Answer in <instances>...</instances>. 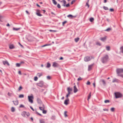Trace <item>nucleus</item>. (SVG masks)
Here are the masks:
<instances>
[{
	"instance_id": "nucleus-1",
	"label": "nucleus",
	"mask_w": 123,
	"mask_h": 123,
	"mask_svg": "<svg viewBox=\"0 0 123 123\" xmlns=\"http://www.w3.org/2000/svg\"><path fill=\"white\" fill-rule=\"evenodd\" d=\"M109 60V58L107 55H106L105 56L102 58V61L103 63L106 62Z\"/></svg>"
},
{
	"instance_id": "nucleus-2",
	"label": "nucleus",
	"mask_w": 123,
	"mask_h": 123,
	"mask_svg": "<svg viewBox=\"0 0 123 123\" xmlns=\"http://www.w3.org/2000/svg\"><path fill=\"white\" fill-rule=\"evenodd\" d=\"M118 76H119L120 74L123 73V69L122 68H117L116 70Z\"/></svg>"
},
{
	"instance_id": "nucleus-3",
	"label": "nucleus",
	"mask_w": 123,
	"mask_h": 123,
	"mask_svg": "<svg viewBox=\"0 0 123 123\" xmlns=\"http://www.w3.org/2000/svg\"><path fill=\"white\" fill-rule=\"evenodd\" d=\"M22 115L24 117H28L30 116V114L29 112H27L26 111H24L22 113Z\"/></svg>"
},
{
	"instance_id": "nucleus-4",
	"label": "nucleus",
	"mask_w": 123,
	"mask_h": 123,
	"mask_svg": "<svg viewBox=\"0 0 123 123\" xmlns=\"http://www.w3.org/2000/svg\"><path fill=\"white\" fill-rule=\"evenodd\" d=\"M114 94L115 98H121L122 96V94L119 92H115Z\"/></svg>"
},
{
	"instance_id": "nucleus-5",
	"label": "nucleus",
	"mask_w": 123,
	"mask_h": 123,
	"mask_svg": "<svg viewBox=\"0 0 123 123\" xmlns=\"http://www.w3.org/2000/svg\"><path fill=\"white\" fill-rule=\"evenodd\" d=\"M28 98L29 101L31 103H32L33 102V99L34 98V97L33 95L28 96Z\"/></svg>"
},
{
	"instance_id": "nucleus-6",
	"label": "nucleus",
	"mask_w": 123,
	"mask_h": 123,
	"mask_svg": "<svg viewBox=\"0 0 123 123\" xmlns=\"http://www.w3.org/2000/svg\"><path fill=\"white\" fill-rule=\"evenodd\" d=\"M37 85L40 87H42L44 85V83L43 81H40L39 83H37Z\"/></svg>"
},
{
	"instance_id": "nucleus-7",
	"label": "nucleus",
	"mask_w": 123,
	"mask_h": 123,
	"mask_svg": "<svg viewBox=\"0 0 123 123\" xmlns=\"http://www.w3.org/2000/svg\"><path fill=\"white\" fill-rule=\"evenodd\" d=\"M52 66L54 67H58L59 66V65L56 62H54L53 63Z\"/></svg>"
},
{
	"instance_id": "nucleus-8",
	"label": "nucleus",
	"mask_w": 123,
	"mask_h": 123,
	"mask_svg": "<svg viewBox=\"0 0 123 123\" xmlns=\"http://www.w3.org/2000/svg\"><path fill=\"white\" fill-rule=\"evenodd\" d=\"M69 101V100L68 98H67V99L65 100L64 102V104L66 105H67L68 104V102Z\"/></svg>"
},
{
	"instance_id": "nucleus-9",
	"label": "nucleus",
	"mask_w": 123,
	"mask_h": 123,
	"mask_svg": "<svg viewBox=\"0 0 123 123\" xmlns=\"http://www.w3.org/2000/svg\"><path fill=\"white\" fill-rule=\"evenodd\" d=\"M37 12L36 13L37 15L38 16H42V15L39 12L40 10L38 9H37L36 11Z\"/></svg>"
},
{
	"instance_id": "nucleus-10",
	"label": "nucleus",
	"mask_w": 123,
	"mask_h": 123,
	"mask_svg": "<svg viewBox=\"0 0 123 123\" xmlns=\"http://www.w3.org/2000/svg\"><path fill=\"white\" fill-rule=\"evenodd\" d=\"M84 59L85 61L87 62L89 61L90 60V57L87 56L85 57Z\"/></svg>"
},
{
	"instance_id": "nucleus-11",
	"label": "nucleus",
	"mask_w": 123,
	"mask_h": 123,
	"mask_svg": "<svg viewBox=\"0 0 123 123\" xmlns=\"http://www.w3.org/2000/svg\"><path fill=\"white\" fill-rule=\"evenodd\" d=\"M67 17L69 18H75L76 17V16H73L71 14H69L67 16Z\"/></svg>"
},
{
	"instance_id": "nucleus-12",
	"label": "nucleus",
	"mask_w": 123,
	"mask_h": 123,
	"mask_svg": "<svg viewBox=\"0 0 123 123\" xmlns=\"http://www.w3.org/2000/svg\"><path fill=\"white\" fill-rule=\"evenodd\" d=\"M78 90L77 89L76 87V86L75 85L74 86V92L75 93L77 92Z\"/></svg>"
},
{
	"instance_id": "nucleus-13",
	"label": "nucleus",
	"mask_w": 123,
	"mask_h": 123,
	"mask_svg": "<svg viewBox=\"0 0 123 123\" xmlns=\"http://www.w3.org/2000/svg\"><path fill=\"white\" fill-rule=\"evenodd\" d=\"M14 104L15 105H17L18 104V101L17 100L16 101H13Z\"/></svg>"
},
{
	"instance_id": "nucleus-14",
	"label": "nucleus",
	"mask_w": 123,
	"mask_h": 123,
	"mask_svg": "<svg viewBox=\"0 0 123 123\" xmlns=\"http://www.w3.org/2000/svg\"><path fill=\"white\" fill-rule=\"evenodd\" d=\"M40 123H45V121L43 119H42L39 120Z\"/></svg>"
},
{
	"instance_id": "nucleus-15",
	"label": "nucleus",
	"mask_w": 123,
	"mask_h": 123,
	"mask_svg": "<svg viewBox=\"0 0 123 123\" xmlns=\"http://www.w3.org/2000/svg\"><path fill=\"white\" fill-rule=\"evenodd\" d=\"M118 82V79H113V80L112 81V82L113 83H114L115 82Z\"/></svg>"
},
{
	"instance_id": "nucleus-16",
	"label": "nucleus",
	"mask_w": 123,
	"mask_h": 123,
	"mask_svg": "<svg viewBox=\"0 0 123 123\" xmlns=\"http://www.w3.org/2000/svg\"><path fill=\"white\" fill-rule=\"evenodd\" d=\"M92 66L93 65H91L89 66L88 68V70L90 71L91 69Z\"/></svg>"
},
{
	"instance_id": "nucleus-17",
	"label": "nucleus",
	"mask_w": 123,
	"mask_h": 123,
	"mask_svg": "<svg viewBox=\"0 0 123 123\" xmlns=\"http://www.w3.org/2000/svg\"><path fill=\"white\" fill-rule=\"evenodd\" d=\"M3 64L4 65H5L6 64H7L9 66V64L8 62L6 61H3Z\"/></svg>"
},
{
	"instance_id": "nucleus-18",
	"label": "nucleus",
	"mask_w": 123,
	"mask_h": 123,
	"mask_svg": "<svg viewBox=\"0 0 123 123\" xmlns=\"http://www.w3.org/2000/svg\"><path fill=\"white\" fill-rule=\"evenodd\" d=\"M63 2L64 4L62 5L64 6H65L66 4V1L65 0H63L61 1V2Z\"/></svg>"
},
{
	"instance_id": "nucleus-19",
	"label": "nucleus",
	"mask_w": 123,
	"mask_h": 123,
	"mask_svg": "<svg viewBox=\"0 0 123 123\" xmlns=\"http://www.w3.org/2000/svg\"><path fill=\"white\" fill-rule=\"evenodd\" d=\"M72 91V89L70 88L69 87H68V92L69 93H70V92Z\"/></svg>"
},
{
	"instance_id": "nucleus-20",
	"label": "nucleus",
	"mask_w": 123,
	"mask_h": 123,
	"mask_svg": "<svg viewBox=\"0 0 123 123\" xmlns=\"http://www.w3.org/2000/svg\"><path fill=\"white\" fill-rule=\"evenodd\" d=\"M79 39L80 38L78 37H77L74 39V40L76 42H77L78 41H79Z\"/></svg>"
},
{
	"instance_id": "nucleus-21",
	"label": "nucleus",
	"mask_w": 123,
	"mask_h": 123,
	"mask_svg": "<svg viewBox=\"0 0 123 123\" xmlns=\"http://www.w3.org/2000/svg\"><path fill=\"white\" fill-rule=\"evenodd\" d=\"M37 75L39 77H40L41 76L43 75V74L41 73H38L37 74Z\"/></svg>"
},
{
	"instance_id": "nucleus-22",
	"label": "nucleus",
	"mask_w": 123,
	"mask_h": 123,
	"mask_svg": "<svg viewBox=\"0 0 123 123\" xmlns=\"http://www.w3.org/2000/svg\"><path fill=\"white\" fill-rule=\"evenodd\" d=\"M106 37H104L101 38H100V40L102 41H104L106 40Z\"/></svg>"
},
{
	"instance_id": "nucleus-23",
	"label": "nucleus",
	"mask_w": 123,
	"mask_h": 123,
	"mask_svg": "<svg viewBox=\"0 0 123 123\" xmlns=\"http://www.w3.org/2000/svg\"><path fill=\"white\" fill-rule=\"evenodd\" d=\"M39 109L41 110H44V106L43 105V107H39Z\"/></svg>"
},
{
	"instance_id": "nucleus-24",
	"label": "nucleus",
	"mask_w": 123,
	"mask_h": 123,
	"mask_svg": "<svg viewBox=\"0 0 123 123\" xmlns=\"http://www.w3.org/2000/svg\"><path fill=\"white\" fill-rule=\"evenodd\" d=\"M103 8L104 10H109L108 8L107 7L104 6H103Z\"/></svg>"
},
{
	"instance_id": "nucleus-25",
	"label": "nucleus",
	"mask_w": 123,
	"mask_h": 123,
	"mask_svg": "<svg viewBox=\"0 0 123 123\" xmlns=\"http://www.w3.org/2000/svg\"><path fill=\"white\" fill-rule=\"evenodd\" d=\"M120 49V52L123 53V47H121Z\"/></svg>"
},
{
	"instance_id": "nucleus-26",
	"label": "nucleus",
	"mask_w": 123,
	"mask_h": 123,
	"mask_svg": "<svg viewBox=\"0 0 123 123\" xmlns=\"http://www.w3.org/2000/svg\"><path fill=\"white\" fill-rule=\"evenodd\" d=\"M53 3L55 5H56L57 4V2L55 0H52Z\"/></svg>"
},
{
	"instance_id": "nucleus-27",
	"label": "nucleus",
	"mask_w": 123,
	"mask_h": 123,
	"mask_svg": "<svg viewBox=\"0 0 123 123\" xmlns=\"http://www.w3.org/2000/svg\"><path fill=\"white\" fill-rule=\"evenodd\" d=\"M12 29L13 30L18 31V30L20 29V28H15L14 27H13Z\"/></svg>"
},
{
	"instance_id": "nucleus-28",
	"label": "nucleus",
	"mask_w": 123,
	"mask_h": 123,
	"mask_svg": "<svg viewBox=\"0 0 123 123\" xmlns=\"http://www.w3.org/2000/svg\"><path fill=\"white\" fill-rule=\"evenodd\" d=\"M91 92H90V93L89 95L88 96V99H87L88 100H89V99H90L91 98Z\"/></svg>"
},
{
	"instance_id": "nucleus-29",
	"label": "nucleus",
	"mask_w": 123,
	"mask_h": 123,
	"mask_svg": "<svg viewBox=\"0 0 123 123\" xmlns=\"http://www.w3.org/2000/svg\"><path fill=\"white\" fill-rule=\"evenodd\" d=\"M24 96L23 94L20 95L19 96V98H22L24 97Z\"/></svg>"
},
{
	"instance_id": "nucleus-30",
	"label": "nucleus",
	"mask_w": 123,
	"mask_h": 123,
	"mask_svg": "<svg viewBox=\"0 0 123 123\" xmlns=\"http://www.w3.org/2000/svg\"><path fill=\"white\" fill-rule=\"evenodd\" d=\"M50 64L49 62L47 63V67L48 68H49L50 67Z\"/></svg>"
},
{
	"instance_id": "nucleus-31",
	"label": "nucleus",
	"mask_w": 123,
	"mask_h": 123,
	"mask_svg": "<svg viewBox=\"0 0 123 123\" xmlns=\"http://www.w3.org/2000/svg\"><path fill=\"white\" fill-rule=\"evenodd\" d=\"M11 111L12 112H14L15 111V109L13 107H12L11 108Z\"/></svg>"
},
{
	"instance_id": "nucleus-32",
	"label": "nucleus",
	"mask_w": 123,
	"mask_h": 123,
	"mask_svg": "<svg viewBox=\"0 0 123 123\" xmlns=\"http://www.w3.org/2000/svg\"><path fill=\"white\" fill-rule=\"evenodd\" d=\"M37 101L38 103L39 104H40L41 103V101L39 99H37Z\"/></svg>"
},
{
	"instance_id": "nucleus-33",
	"label": "nucleus",
	"mask_w": 123,
	"mask_h": 123,
	"mask_svg": "<svg viewBox=\"0 0 123 123\" xmlns=\"http://www.w3.org/2000/svg\"><path fill=\"white\" fill-rule=\"evenodd\" d=\"M94 20V18H91L90 19V21L91 22H92Z\"/></svg>"
},
{
	"instance_id": "nucleus-34",
	"label": "nucleus",
	"mask_w": 123,
	"mask_h": 123,
	"mask_svg": "<svg viewBox=\"0 0 123 123\" xmlns=\"http://www.w3.org/2000/svg\"><path fill=\"white\" fill-rule=\"evenodd\" d=\"M20 63H16V66L17 67H19L20 66Z\"/></svg>"
},
{
	"instance_id": "nucleus-35",
	"label": "nucleus",
	"mask_w": 123,
	"mask_h": 123,
	"mask_svg": "<svg viewBox=\"0 0 123 123\" xmlns=\"http://www.w3.org/2000/svg\"><path fill=\"white\" fill-rule=\"evenodd\" d=\"M67 22V21H65L64 22H63L62 23V25L63 26Z\"/></svg>"
},
{
	"instance_id": "nucleus-36",
	"label": "nucleus",
	"mask_w": 123,
	"mask_h": 123,
	"mask_svg": "<svg viewBox=\"0 0 123 123\" xmlns=\"http://www.w3.org/2000/svg\"><path fill=\"white\" fill-rule=\"evenodd\" d=\"M67 111H65L64 113V115L65 117H67L68 115L67 114Z\"/></svg>"
},
{
	"instance_id": "nucleus-37",
	"label": "nucleus",
	"mask_w": 123,
	"mask_h": 123,
	"mask_svg": "<svg viewBox=\"0 0 123 123\" xmlns=\"http://www.w3.org/2000/svg\"><path fill=\"white\" fill-rule=\"evenodd\" d=\"M111 30V29L110 28H108L107 29L105 30V31H109Z\"/></svg>"
},
{
	"instance_id": "nucleus-38",
	"label": "nucleus",
	"mask_w": 123,
	"mask_h": 123,
	"mask_svg": "<svg viewBox=\"0 0 123 123\" xmlns=\"http://www.w3.org/2000/svg\"><path fill=\"white\" fill-rule=\"evenodd\" d=\"M96 44L97 45L100 46L101 45L100 43L98 42H97L96 43Z\"/></svg>"
},
{
	"instance_id": "nucleus-39",
	"label": "nucleus",
	"mask_w": 123,
	"mask_h": 123,
	"mask_svg": "<svg viewBox=\"0 0 123 123\" xmlns=\"http://www.w3.org/2000/svg\"><path fill=\"white\" fill-rule=\"evenodd\" d=\"M104 102L105 103H109L110 102V101L109 100H106Z\"/></svg>"
},
{
	"instance_id": "nucleus-40",
	"label": "nucleus",
	"mask_w": 123,
	"mask_h": 123,
	"mask_svg": "<svg viewBox=\"0 0 123 123\" xmlns=\"http://www.w3.org/2000/svg\"><path fill=\"white\" fill-rule=\"evenodd\" d=\"M115 108H114L112 107L111 108V110L112 111H114Z\"/></svg>"
},
{
	"instance_id": "nucleus-41",
	"label": "nucleus",
	"mask_w": 123,
	"mask_h": 123,
	"mask_svg": "<svg viewBox=\"0 0 123 123\" xmlns=\"http://www.w3.org/2000/svg\"><path fill=\"white\" fill-rule=\"evenodd\" d=\"M47 79L49 80L51 79V77L50 76H47Z\"/></svg>"
},
{
	"instance_id": "nucleus-42",
	"label": "nucleus",
	"mask_w": 123,
	"mask_h": 123,
	"mask_svg": "<svg viewBox=\"0 0 123 123\" xmlns=\"http://www.w3.org/2000/svg\"><path fill=\"white\" fill-rule=\"evenodd\" d=\"M57 7L59 8H60L61 6L59 4H58L57 5Z\"/></svg>"
},
{
	"instance_id": "nucleus-43",
	"label": "nucleus",
	"mask_w": 123,
	"mask_h": 123,
	"mask_svg": "<svg viewBox=\"0 0 123 123\" xmlns=\"http://www.w3.org/2000/svg\"><path fill=\"white\" fill-rule=\"evenodd\" d=\"M110 47H106V49L107 50L109 51L110 50Z\"/></svg>"
},
{
	"instance_id": "nucleus-44",
	"label": "nucleus",
	"mask_w": 123,
	"mask_h": 123,
	"mask_svg": "<svg viewBox=\"0 0 123 123\" xmlns=\"http://www.w3.org/2000/svg\"><path fill=\"white\" fill-rule=\"evenodd\" d=\"M37 79H38V78L36 76L34 77V80H35V81H36L37 80Z\"/></svg>"
},
{
	"instance_id": "nucleus-45",
	"label": "nucleus",
	"mask_w": 123,
	"mask_h": 123,
	"mask_svg": "<svg viewBox=\"0 0 123 123\" xmlns=\"http://www.w3.org/2000/svg\"><path fill=\"white\" fill-rule=\"evenodd\" d=\"M50 45V44H45L42 45L41 46H47Z\"/></svg>"
},
{
	"instance_id": "nucleus-46",
	"label": "nucleus",
	"mask_w": 123,
	"mask_h": 123,
	"mask_svg": "<svg viewBox=\"0 0 123 123\" xmlns=\"http://www.w3.org/2000/svg\"><path fill=\"white\" fill-rule=\"evenodd\" d=\"M70 6V5L69 3H68L67 4L65 5V6L67 7H68Z\"/></svg>"
},
{
	"instance_id": "nucleus-47",
	"label": "nucleus",
	"mask_w": 123,
	"mask_h": 123,
	"mask_svg": "<svg viewBox=\"0 0 123 123\" xmlns=\"http://www.w3.org/2000/svg\"><path fill=\"white\" fill-rule=\"evenodd\" d=\"M43 113L44 114H46V113L47 112V111H46L44 110H43Z\"/></svg>"
},
{
	"instance_id": "nucleus-48",
	"label": "nucleus",
	"mask_w": 123,
	"mask_h": 123,
	"mask_svg": "<svg viewBox=\"0 0 123 123\" xmlns=\"http://www.w3.org/2000/svg\"><path fill=\"white\" fill-rule=\"evenodd\" d=\"M102 82H103V83L105 85V81L104 80H102Z\"/></svg>"
},
{
	"instance_id": "nucleus-49",
	"label": "nucleus",
	"mask_w": 123,
	"mask_h": 123,
	"mask_svg": "<svg viewBox=\"0 0 123 123\" xmlns=\"http://www.w3.org/2000/svg\"><path fill=\"white\" fill-rule=\"evenodd\" d=\"M15 48V47H9V48L10 49H12Z\"/></svg>"
},
{
	"instance_id": "nucleus-50",
	"label": "nucleus",
	"mask_w": 123,
	"mask_h": 123,
	"mask_svg": "<svg viewBox=\"0 0 123 123\" xmlns=\"http://www.w3.org/2000/svg\"><path fill=\"white\" fill-rule=\"evenodd\" d=\"M90 82L89 81H88L86 83V84L87 85H90Z\"/></svg>"
},
{
	"instance_id": "nucleus-51",
	"label": "nucleus",
	"mask_w": 123,
	"mask_h": 123,
	"mask_svg": "<svg viewBox=\"0 0 123 123\" xmlns=\"http://www.w3.org/2000/svg\"><path fill=\"white\" fill-rule=\"evenodd\" d=\"M110 11L111 12H112L114 11V9L113 8H110Z\"/></svg>"
},
{
	"instance_id": "nucleus-52",
	"label": "nucleus",
	"mask_w": 123,
	"mask_h": 123,
	"mask_svg": "<svg viewBox=\"0 0 123 123\" xmlns=\"http://www.w3.org/2000/svg\"><path fill=\"white\" fill-rule=\"evenodd\" d=\"M19 107L20 108L24 107V106L22 105H20Z\"/></svg>"
},
{
	"instance_id": "nucleus-53",
	"label": "nucleus",
	"mask_w": 123,
	"mask_h": 123,
	"mask_svg": "<svg viewBox=\"0 0 123 123\" xmlns=\"http://www.w3.org/2000/svg\"><path fill=\"white\" fill-rule=\"evenodd\" d=\"M82 80V79L81 78V77H79V78H78L77 79V80L78 81H80V80Z\"/></svg>"
},
{
	"instance_id": "nucleus-54",
	"label": "nucleus",
	"mask_w": 123,
	"mask_h": 123,
	"mask_svg": "<svg viewBox=\"0 0 123 123\" xmlns=\"http://www.w3.org/2000/svg\"><path fill=\"white\" fill-rule=\"evenodd\" d=\"M8 95L10 96H11L12 95V93H10L9 92H8Z\"/></svg>"
},
{
	"instance_id": "nucleus-55",
	"label": "nucleus",
	"mask_w": 123,
	"mask_h": 123,
	"mask_svg": "<svg viewBox=\"0 0 123 123\" xmlns=\"http://www.w3.org/2000/svg\"><path fill=\"white\" fill-rule=\"evenodd\" d=\"M70 93H69L68 92V94L66 96L67 99L68 98V97L69 96V95H70Z\"/></svg>"
},
{
	"instance_id": "nucleus-56",
	"label": "nucleus",
	"mask_w": 123,
	"mask_h": 123,
	"mask_svg": "<svg viewBox=\"0 0 123 123\" xmlns=\"http://www.w3.org/2000/svg\"><path fill=\"white\" fill-rule=\"evenodd\" d=\"M86 6H87L88 8L89 7V5L87 2L86 3Z\"/></svg>"
},
{
	"instance_id": "nucleus-57",
	"label": "nucleus",
	"mask_w": 123,
	"mask_h": 123,
	"mask_svg": "<svg viewBox=\"0 0 123 123\" xmlns=\"http://www.w3.org/2000/svg\"><path fill=\"white\" fill-rule=\"evenodd\" d=\"M103 110L104 111H108V110L106 109H103Z\"/></svg>"
},
{
	"instance_id": "nucleus-58",
	"label": "nucleus",
	"mask_w": 123,
	"mask_h": 123,
	"mask_svg": "<svg viewBox=\"0 0 123 123\" xmlns=\"http://www.w3.org/2000/svg\"><path fill=\"white\" fill-rule=\"evenodd\" d=\"M22 89V87L21 86H20L19 88V91L20 90Z\"/></svg>"
},
{
	"instance_id": "nucleus-59",
	"label": "nucleus",
	"mask_w": 123,
	"mask_h": 123,
	"mask_svg": "<svg viewBox=\"0 0 123 123\" xmlns=\"http://www.w3.org/2000/svg\"><path fill=\"white\" fill-rule=\"evenodd\" d=\"M3 74L2 71L1 70H0V74L2 75Z\"/></svg>"
},
{
	"instance_id": "nucleus-60",
	"label": "nucleus",
	"mask_w": 123,
	"mask_h": 123,
	"mask_svg": "<svg viewBox=\"0 0 123 123\" xmlns=\"http://www.w3.org/2000/svg\"><path fill=\"white\" fill-rule=\"evenodd\" d=\"M24 63H25V62H24L23 61H22L21 62H20V64L21 65V64H24Z\"/></svg>"
},
{
	"instance_id": "nucleus-61",
	"label": "nucleus",
	"mask_w": 123,
	"mask_h": 123,
	"mask_svg": "<svg viewBox=\"0 0 123 123\" xmlns=\"http://www.w3.org/2000/svg\"><path fill=\"white\" fill-rule=\"evenodd\" d=\"M74 2H75V1H74V0H73L72 1L71 3V5H72L73 4V3Z\"/></svg>"
},
{
	"instance_id": "nucleus-62",
	"label": "nucleus",
	"mask_w": 123,
	"mask_h": 123,
	"mask_svg": "<svg viewBox=\"0 0 123 123\" xmlns=\"http://www.w3.org/2000/svg\"><path fill=\"white\" fill-rule=\"evenodd\" d=\"M119 76H120L121 77H122L123 78V74H120L119 75Z\"/></svg>"
},
{
	"instance_id": "nucleus-63",
	"label": "nucleus",
	"mask_w": 123,
	"mask_h": 123,
	"mask_svg": "<svg viewBox=\"0 0 123 123\" xmlns=\"http://www.w3.org/2000/svg\"><path fill=\"white\" fill-rule=\"evenodd\" d=\"M93 85L94 87H95V82L94 83H93Z\"/></svg>"
},
{
	"instance_id": "nucleus-64",
	"label": "nucleus",
	"mask_w": 123,
	"mask_h": 123,
	"mask_svg": "<svg viewBox=\"0 0 123 123\" xmlns=\"http://www.w3.org/2000/svg\"><path fill=\"white\" fill-rule=\"evenodd\" d=\"M18 73L20 75H21V71H18Z\"/></svg>"
}]
</instances>
